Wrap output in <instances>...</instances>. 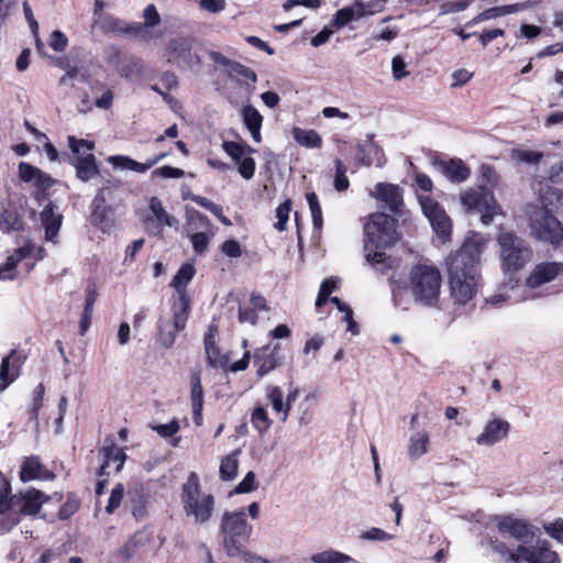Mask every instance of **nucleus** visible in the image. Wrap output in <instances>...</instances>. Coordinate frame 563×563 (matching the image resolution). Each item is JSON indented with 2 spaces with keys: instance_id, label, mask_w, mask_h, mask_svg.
<instances>
[{
  "instance_id": "6ab92c4d",
  "label": "nucleus",
  "mask_w": 563,
  "mask_h": 563,
  "mask_svg": "<svg viewBox=\"0 0 563 563\" xmlns=\"http://www.w3.org/2000/svg\"><path fill=\"white\" fill-rule=\"evenodd\" d=\"M518 551L527 563H560L559 554L550 549L547 540H537L532 548L519 545Z\"/></svg>"
},
{
  "instance_id": "f03ea898",
  "label": "nucleus",
  "mask_w": 563,
  "mask_h": 563,
  "mask_svg": "<svg viewBox=\"0 0 563 563\" xmlns=\"http://www.w3.org/2000/svg\"><path fill=\"white\" fill-rule=\"evenodd\" d=\"M195 275L194 265L186 263L181 265L177 274L172 280V286L178 294L177 300L173 303L174 321L170 323H161L158 339L163 346L170 347L175 340L178 331L185 329L189 312H190V299L186 294V287Z\"/></svg>"
},
{
  "instance_id": "a19ab883",
  "label": "nucleus",
  "mask_w": 563,
  "mask_h": 563,
  "mask_svg": "<svg viewBox=\"0 0 563 563\" xmlns=\"http://www.w3.org/2000/svg\"><path fill=\"white\" fill-rule=\"evenodd\" d=\"M266 397L272 405L273 410L280 416H285L283 389L279 386H268L266 389Z\"/></svg>"
},
{
  "instance_id": "0e129e2a",
  "label": "nucleus",
  "mask_w": 563,
  "mask_h": 563,
  "mask_svg": "<svg viewBox=\"0 0 563 563\" xmlns=\"http://www.w3.org/2000/svg\"><path fill=\"white\" fill-rule=\"evenodd\" d=\"M36 167L27 163L21 162L19 164V176L21 180L24 183H33L36 177Z\"/></svg>"
},
{
  "instance_id": "ddd939ff",
  "label": "nucleus",
  "mask_w": 563,
  "mask_h": 563,
  "mask_svg": "<svg viewBox=\"0 0 563 563\" xmlns=\"http://www.w3.org/2000/svg\"><path fill=\"white\" fill-rule=\"evenodd\" d=\"M419 202L437 235L445 241L450 236L452 228L445 210L429 196H419Z\"/></svg>"
},
{
  "instance_id": "ea45409f",
  "label": "nucleus",
  "mask_w": 563,
  "mask_h": 563,
  "mask_svg": "<svg viewBox=\"0 0 563 563\" xmlns=\"http://www.w3.org/2000/svg\"><path fill=\"white\" fill-rule=\"evenodd\" d=\"M223 151L232 158V161L238 165L244 157H246V152L251 154L253 150L250 146L232 142L224 141L222 143Z\"/></svg>"
},
{
  "instance_id": "603ef678",
  "label": "nucleus",
  "mask_w": 563,
  "mask_h": 563,
  "mask_svg": "<svg viewBox=\"0 0 563 563\" xmlns=\"http://www.w3.org/2000/svg\"><path fill=\"white\" fill-rule=\"evenodd\" d=\"M289 212H290V201L287 200L279 205L276 209V218L277 222L275 223V228L278 231H285L286 224L289 219Z\"/></svg>"
},
{
  "instance_id": "6e6552de",
  "label": "nucleus",
  "mask_w": 563,
  "mask_h": 563,
  "mask_svg": "<svg viewBox=\"0 0 563 563\" xmlns=\"http://www.w3.org/2000/svg\"><path fill=\"white\" fill-rule=\"evenodd\" d=\"M462 205L470 211L481 214L483 224L488 225L495 216L501 213L494 195L484 186L470 187L461 194Z\"/></svg>"
},
{
  "instance_id": "052dcab7",
  "label": "nucleus",
  "mask_w": 563,
  "mask_h": 563,
  "mask_svg": "<svg viewBox=\"0 0 563 563\" xmlns=\"http://www.w3.org/2000/svg\"><path fill=\"white\" fill-rule=\"evenodd\" d=\"M123 492L124 489L122 485H118L112 489L108 505L106 507L108 514H112L120 506L123 498Z\"/></svg>"
},
{
  "instance_id": "58836bf2",
  "label": "nucleus",
  "mask_w": 563,
  "mask_h": 563,
  "mask_svg": "<svg viewBox=\"0 0 563 563\" xmlns=\"http://www.w3.org/2000/svg\"><path fill=\"white\" fill-rule=\"evenodd\" d=\"M240 451H233L221 460L220 477L223 481H231L235 477L239 467Z\"/></svg>"
},
{
  "instance_id": "864d4df0",
  "label": "nucleus",
  "mask_w": 563,
  "mask_h": 563,
  "mask_svg": "<svg viewBox=\"0 0 563 563\" xmlns=\"http://www.w3.org/2000/svg\"><path fill=\"white\" fill-rule=\"evenodd\" d=\"M316 563H347L350 558L338 552H324L313 556Z\"/></svg>"
},
{
  "instance_id": "4d7b16f0",
  "label": "nucleus",
  "mask_w": 563,
  "mask_h": 563,
  "mask_svg": "<svg viewBox=\"0 0 563 563\" xmlns=\"http://www.w3.org/2000/svg\"><path fill=\"white\" fill-rule=\"evenodd\" d=\"M49 46L55 52H64L68 45V38L62 31H54L48 41Z\"/></svg>"
},
{
  "instance_id": "79ce46f5",
  "label": "nucleus",
  "mask_w": 563,
  "mask_h": 563,
  "mask_svg": "<svg viewBox=\"0 0 563 563\" xmlns=\"http://www.w3.org/2000/svg\"><path fill=\"white\" fill-rule=\"evenodd\" d=\"M228 73L229 76L235 80L244 79L245 81H251L252 84H255L257 80V76L254 70L238 62L230 64V69Z\"/></svg>"
},
{
  "instance_id": "cd10ccee",
  "label": "nucleus",
  "mask_w": 563,
  "mask_h": 563,
  "mask_svg": "<svg viewBox=\"0 0 563 563\" xmlns=\"http://www.w3.org/2000/svg\"><path fill=\"white\" fill-rule=\"evenodd\" d=\"M71 164L76 168V176L81 181H89L99 174L96 157L92 153L76 156Z\"/></svg>"
},
{
  "instance_id": "72a5a7b5",
  "label": "nucleus",
  "mask_w": 563,
  "mask_h": 563,
  "mask_svg": "<svg viewBox=\"0 0 563 563\" xmlns=\"http://www.w3.org/2000/svg\"><path fill=\"white\" fill-rule=\"evenodd\" d=\"M101 453L104 461L100 467V476L106 474V468L109 467L112 462L117 464V471L123 467L126 455L122 449H117L115 445L111 443L110 445L103 446Z\"/></svg>"
},
{
  "instance_id": "f704fd0d",
  "label": "nucleus",
  "mask_w": 563,
  "mask_h": 563,
  "mask_svg": "<svg viewBox=\"0 0 563 563\" xmlns=\"http://www.w3.org/2000/svg\"><path fill=\"white\" fill-rule=\"evenodd\" d=\"M98 292L95 287H89L87 290V298L84 308V312L81 314L80 323H79V333L80 335H85L88 331L93 313V306L97 300Z\"/></svg>"
},
{
  "instance_id": "c85d7f7f",
  "label": "nucleus",
  "mask_w": 563,
  "mask_h": 563,
  "mask_svg": "<svg viewBox=\"0 0 563 563\" xmlns=\"http://www.w3.org/2000/svg\"><path fill=\"white\" fill-rule=\"evenodd\" d=\"M115 184L111 180H107L103 186L98 190L93 201H92V212H91V222L96 225L102 224L106 218L108 217L109 208L106 205L107 195L106 191Z\"/></svg>"
},
{
  "instance_id": "1a4fd4ad",
  "label": "nucleus",
  "mask_w": 563,
  "mask_h": 563,
  "mask_svg": "<svg viewBox=\"0 0 563 563\" xmlns=\"http://www.w3.org/2000/svg\"><path fill=\"white\" fill-rule=\"evenodd\" d=\"M531 234L540 241L559 246L563 241V228L561 222L544 209L533 207L529 213Z\"/></svg>"
},
{
  "instance_id": "5fc2aeb1",
  "label": "nucleus",
  "mask_w": 563,
  "mask_h": 563,
  "mask_svg": "<svg viewBox=\"0 0 563 563\" xmlns=\"http://www.w3.org/2000/svg\"><path fill=\"white\" fill-rule=\"evenodd\" d=\"M353 20H355L354 11L351 9V7H346L336 11L332 23L335 27L340 29Z\"/></svg>"
},
{
  "instance_id": "2f4dec72",
  "label": "nucleus",
  "mask_w": 563,
  "mask_h": 563,
  "mask_svg": "<svg viewBox=\"0 0 563 563\" xmlns=\"http://www.w3.org/2000/svg\"><path fill=\"white\" fill-rule=\"evenodd\" d=\"M430 435L420 430L410 435L408 441V455L410 460H418L429 452Z\"/></svg>"
},
{
  "instance_id": "4c0bfd02",
  "label": "nucleus",
  "mask_w": 563,
  "mask_h": 563,
  "mask_svg": "<svg viewBox=\"0 0 563 563\" xmlns=\"http://www.w3.org/2000/svg\"><path fill=\"white\" fill-rule=\"evenodd\" d=\"M292 136L298 144L309 148L319 147L322 143L321 136L314 130L295 128Z\"/></svg>"
},
{
  "instance_id": "9b49d317",
  "label": "nucleus",
  "mask_w": 563,
  "mask_h": 563,
  "mask_svg": "<svg viewBox=\"0 0 563 563\" xmlns=\"http://www.w3.org/2000/svg\"><path fill=\"white\" fill-rule=\"evenodd\" d=\"M419 202L437 235L445 241L450 236L452 228L445 210L429 196H419Z\"/></svg>"
},
{
  "instance_id": "c756f323",
  "label": "nucleus",
  "mask_w": 563,
  "mask_h": 563,
  "mask_svg": "<svg viewBox=\"0 0 563 563\" xmlns=\"http://www.w3.org/2000/svg\"><path fill=\"white\" fill-rule=\"evenodd\" d=\"M40 218H41V222L45 229L46 240L53 241L60 229L62 220H63L62 214L56 213L54 210V206L49 202L42 210Z\"/></svg>"
},
{
  "instance_id": "c03bdc74",
  "label": "nucleus",
  "mask_w": 563,
  "mask_h": 563,
  "mask_svg": "<svg viewBox=\"0 0 563 563\" xmlns=\"http://www.w3.org/2000/svg\"><path fill=\"white\" fill-rule=\"evenodd\" d=\"M306 199L309 205V209L311 212L313 227L318 230L322 228V211L318 200V197L314 192H307Z\"/></svg>"
},
{
  "instance_id": "13d9d810",
  "label": "nucleus",
  "mask_w": 563,
  "mask_h": 563,
  "mask_svg": "<svg viewBox=\"0 0 563 563\" xmlns=\"http://www.w3.org/2000/svg\"><path fill=\"white\" fill-rule=\"evenodd\" d=\"M544 531L553 539L563 543V519H556L553 522L544 525Z\"/></svg>"
},
{
  "instance_id": "7ed1b4c3",
  "label": "nucleus",
  "mask_w": 563,
  "mask_h": 563,
  "mask_svg": "<svg viewBox=\"0 0 563 563\" xmlns=\"http://www.w3.org/2000/svg\"><path fill=\"white\" fill-rule=\"evenodd\" d=\"M180 499L186 518L194 525H206L212 518L216 499L213 495L201 489L196 473H190L183 484Z\"/></svg>"
},
{
  "instance_id": "5701e85b",
  "label": "nucleus",
  "mask_w": 563,
  "mask_h": 563,
  "mask_svg": "<svg viewBox=\"0 0 563 563\" xmlns=\"http://www.w3.org/2000/svg\"><path fill=\"white\" fill-rule=\"evenodd\" d=\"M169 153H159L155 157L147 159L145 163H139L129 156L113 155L108 157V163L114 168L129 169L139 174L146 173L155 164L168 156Z\"/></svg>"
},
{
  "instance_id": "473e14b6",
  "label": "nucleus",
  "mask_w": 563,
  "mask_h": 563,
  "mask_svg": "<svg viewBox=\"0 0 563 563\" xmlns=\"http://www.w3.org/2000/svg\"><path fill=\"white\" fill-rule=\"evenodd\" d=\"M441 170L446 178L454 183H461L468 178L470 169L460 159H450L441 163Z\"/></svg>"
},
{
  "instance_id": "a878e982",
  "label": "nucleus",
  "mask_w": 563,
  "mask_h": 563,
  "mask_svg": "<svg viewBox=\"0 0 563 563\" xmlns=\"http://www.w3.org/2000/svg\"><path fill=\"white\" fill-rule=\"evenodd\" d=\"M22 361L15 351L5 356L0 366V393H2L10 384H12L20 375Z\"/></svg>"
},
{
  "instance_id": "37998d69",
  "label": "nucleus",
  "mask_w": 563,
  "mask_h": 563,
  "mask_svg": "<svg viewBox=\"0 0 563 563\" xmlns=\"http://www.w3.org/2000/svg\"><path fill=\"white\" fill-rule=\"evenodd\" d=\"M146 543V537L142 532L134 533L124 544L120 554L123 555L124 560H129L139 548Z\"/></svg>"
},
{
  "instance_id": "7c9ffc66",
  "label": "nucleus",
  "mask_w": 563,
  "mask_h": 563,
  "mask_svg": "<svg viewBox=\"0 0 563 563\" xmlns=\"http://www.w3.org/2000/svg\"><path fill=\"white\" fill-rule=\"evenodd\" d=\"M539 198L542 203L540 209H544L550 213L563 208V189L544 186L539 191Z\"/></svg>"
},
{
  "instance_id": "20e7f679",
  "label": "nucleus",
  "mask_w": 563,
  "mask_h": 563,
  "mask_svg": "<svg viewBox=\"0 0 563 563\" xmlns=\"http://www.w3.org/2000/svg\"><path fill=\"white\" fill-rule=\"evenodd\" d=\"M442 278L440 272L426 264L411 267L408 275V290L416 303L424 307L437 305L441 291Z\"/></svg>"
},
{
  "instance_id": "aec40b11",
  "label": "nucleus",
  "mask_w": 563,
  "mask_h": 563,
  "mask_svg": "<svg viewBox=\"0 0 563 563\" xmlns=\"http://www.w3.org/2000/svg\"><path fill=\"white\" fill-rule=\"evenodd\" d=\"M498 529L501 533L509 534L523 543L530 542L536 537L537 530L528 522L512 517H503L498 521Z\"/></svg>"
},
{
  "instance_id": "f257e3e1",
  "label": "nucleus",
  "mask_w": 563,
  "mask_h": 563,
  "mask_svg": "<svg viewBox=\"0 0 563 563\" xmlns=\"http://www.w3.org/2000/svg\"><path fill=\"white\" fill-rule=\"evenodd\" d=\"M486 243L484 235L472 232L461 249L448 258L450 291L457 303H467L477 291L478 266Z\"/></svg>"
},
{
  "instance_id": "9d476101",
  "label": "nucleus",
  "mask_w": 563,
  "mask_h": 563,
  "mask_svg": "<svg viewBox=\"0 0 563 563\" xmlns=\"http://www.w3.org/2000/svg\"><path fill=\"white\" fill-rule=\"evenodd\" d=\"M419 202L437 235L445 241L450 236L452 228L445 210L429 196H419Z\"/></svg>"
},
{
  "instance_id": "dca6fc26",
  "label": "nucleus",
  "mask_w": 563,
  "mask_h": 563,
  "mask_svg": "<svg viewBox=\"0 0 563 563\" xmlns=\"http://www.w3.org/2000/svg\"><path fill=\"white\" fill-rule=\"evenodd\" d=\"M46 500H48V496L36 489H29L24 493L13 495V504H16V509L11 526L13 527L19 523V514L36 516Z\"/></svg>"
},
{
  "instance_id": "412c9836",
  "label": "nucleus",
  "mask_w": 563,
  "mask_h": 563,
  "mask_svg": "<svg viewBox=\"0 0 563 563\" xmlns=\"http://www.w3.org/2000/svg\"><path fill=\"white\" fill-rule=\"evenodd\" d=\"M279 350V344H275L274 346L265 345L254 352V366L258 377L267 375L280 365Z\"/></svg>"
},
{
  "instance_id": "39448f33",
  "label": "nucleus",
  "mask_w": 563,
  "mask_h": 563,
  "mask_svg": "<svg viewBox=\"0 0 563 563\" xmlns=\"http://www.w3.org/2000/svg\"><path fill=\"white\" fill-rule=\"evenodd\" d=\"M223 550L230 558L238 556L242 547L250 540L253 527L246 520L243 510L225 511L221 518Z\"/></svg>"
},
{
  "instance_id": "393cba45",
  "label": "nucleus",
  "mask_w": 563,
  "mask_h": 563,
  "mask_svg": "<svg viewBox=\"0 0 563 563\" xmlns=\"http://www.w3.org/2000/svg\"><path fill=\"white\" fill-rule=\"evenodd\" d=\"M34 250V245L26 242L24 245L14 250V252L8 256L7 262L0 266V280H11L16 276L18 264L31 255Z\"/></svg>"
},
{
  "instance_id": "8fccbe9b",
  "label": "nucleus",
  "mask_w": 563,
  "mask_h": 563,
  "mask_svg": "<svg viewBox=\"0 0 563 563\" xmlns=\"http://www.w3.org/2000/svg\"><path fill=\"white\" fill-rule=\"evenodd\" d=\"M68 145L69 148L76 156H80L82 154L91 153L95 148V143L88 140H78L75 136H68Z\"/></svg>"
},
{
  "instance_id": "338daca9",
  "label": "nucleus",
  "mask_w": 563,
  "mask_h": 563,
  "mask_svg": "<svg viewBox=\"0 0 563 563\" xmlns=\"http://www.w3.org/2000/svg\"><path fill=\"white\" fill-rule=\"evenodd\" d=\"M241 562L243 563H271L268 560L264 559L263 556L253 553L249 551L245 545L242 547L241 553L238 554V556Z\"/></svg>"
},
{
  "instance_id": "6e6d98bb",
  "label": "nucleus",
  "mask_w": 563,
  "mask_h": 563,
  "mask_svg": "<svg viewBox=\"0 0 563 563\" xmlns=\"http://www.w3.org/2000/svg\"><path fill=\"white\" fill-rule=\"evenodd\" d=\"M479 174L482 181L487 186H496L499 181V176L496 173L495 168L490 165L483 164L479 167Z\"/></svg>"
},
{
  "instance_id": "f8f14e48",
  "label": "nucleus",
  "mask_w": 563,
  "mask_h": 563,
  "mask_svg": "<svg viewBox=\"0 0 563 563\" xmlns=\"http://www.w3.org/2000/svg\"><path fill=\"white\" fill-rule=\"evenodd\" d=\"M419 202L437 235L445 241L450 236L452 228L445 210L429 196H419Z\"/></svg>"
},
{
  "instance_id": "a18cd8bd",
  "label": "nucleus",
  "mask_w": 563,
  "mask_h": 563,
  "mask_svg": "<svg viewBox=\"0 0 563 563\" xmlns=\"http://www.w3.org/2000/svg\"><path fill=\"white\" fill-rule=\"evenodd\" d=\"M0 228L3 231L20 230L22 225L18 213L14 210L0 212Z\"/></svg>"
},
{
  "instance_id": "b1692460",
  "label": "nucleus",
  "mask_w": 563,
  "mask_h": 563,
  "mask_svg": "<svg viewBox=\"0 0 563 563\" xmlns=\"http://www.w3.org/2000/svg\"><path fill=\"white\" fill-rule=\"evenodd\" d=\"M240 117L243 121L244 126L249 131L252 140L255 143H261V130L264 118L260 113V111L251 103H246L240 109Z\"/></svg>"
},
{
  "instance_id": "e2e57ef3",
  "label": "nucleus",
  "mask_w": 563,
  "mask_h": 563,
  "mask_svg": "<svg viewBox=\"0 0 563 563\" xmlns=\"http://www.w3.org/2000/svg\"><path fill=\"white\" fill-rule=\"evenodd\" d=\"M153 430H155L163 438H170L178 432L179 424L177 420H173L166 424L154 426Z\"/></svg>"
},
{
  "instance_id": "f3484780",
  "label": "nucleus",
  "mask_w": 563,
  "mask_h": 563,
  "mask_svg": "<svg viewBox=\"0 0 563 563\" xmlns=\"http://www.w3.org/2000/svg\"><path fill=\"white\" fill-rule=\"evenodd\" d=\"M563 273V263L542 262L537 264L526 278V285L530 288H538L550 283Z\"/></svg>"
},
{
  "instance_id": "bb28decb",
  "label": "nucleus",
  "mask_w": 563,
  "mask_h": 563,
  "mask_svg": "<svg viewBox=\"0 0 563 563\" xmlns=\"http://www.w3.org/2000/svg\"><path fill=\"white\" fill-rule=\"evenodd\" d=\"M54 475L48 472L38 461L37 457H26L23 462L20 478L23 483L33 479H53Z\"/></svg>"
},
{
  "instance_id": "2eb2a0df",
  "label": "nucleus",
  "mask_w": 563,
  "mask_h": 563,
  "mask_svg": "<svg viewBox=\"0 0 563 563\" xmlns=\"http://www.w3.org/2000/svg\"><path fill=\"white\" fill-rule=\"evenodd\" d=\"M173 217H170L159 198L152 197L150 199L148 211L143 218V228L150 235H159L164 227L173 225Z\"/></svg>"
},
{
  "instance_id": "de8ad7c7",
  "label": "nucleus",
  "mask_w": 563,
  "mask_h": 563,
  "mask_svg": "<svg viewBox=\"0 0 563 563\" xmlns=\"http://www.w3.org/2000/svg\"><path fill=\"white\" fill-rule=\"evenodd\" d=\"M351 9L354 11L355 20H358L366 15H372L376 12H379L383 9V4L380 2L375 4H366L356 0L353 5H351Z\"/></svg>"
},
{
  "instance_id": "e433bc0d",
  "label": "nucleus",
  "mask_w": 563,
  "mask_h": 563,
  "mask_svg": "<svg viewBox=\"0 0 563 563\" xmlns=\"http://www.w3.org/2000/svg\"><path fill=\"white\" fill-rule=\"evenodd\" d=\"M251 423L260 434H264L272 427L273 420L269 418L266 408L258 405L251 412Z\"/></svg>"
},
{
  "instance_id": "c9c22d12",
  "label": "nucleus",
  "mask_w": 563,
  "mask_h": 563,
  "mask_svg": "<svg viewBox=\"0 0 563 563\" xmlns=\"http://www.w3.org/2000/svg\"><path fill=\"white\" fill-rule=\"evenodd\" d=\"M191 407L192 412L196 419V422L199 424V420L201 419V410L203 405V390L201 387L200 377L198 375L191 376Z\"/></svg>"
},
{
  "instance_id": "4be33fe9",
  "label": "nucleus",
  "mask_w": 563,
  "mask_h": 563,
  "mask_svg": "<svg viewBox=\"0 0 563 563\" xmlns=\"http://www.w3.org/2000/svg\"><path fill=\"white\" fill-rule=\"evenodd\" d=\"M372 196L385 203L391 212H400V208L402 207V194L397 185L378 183Z\"/></svg>"
},
{
  "instance_id": "49530a36",
  "label": "nucleus",
  "mask_w": 563,
  "mask_h": 563,
  "mask_svg": "<svg viewBox=\"0 0 563 563\" xmlns=\"http://www.w3.org/2000/svg\"><path fill=\"white\" fill-rule=\"evenodd\" d=\"M511 156L514 159L518 162L530 165H538L542 161L544 154L542 152L537 151L515 150Z\"/></svg>"
},
{
  "instance_id": "4468645a",
  "label": "nucleus",
  "mask_w": 563,
  "mask_h": 563,
  "mask_svg": "<svg viewBox=\"0 0 563 563\" xmlns=\"http://www.w3.org/2000/svg\"><path fill=\"white\" fill-rule=\"evenodd\" d=\"M194 41L188 37L173 38L166 48V56L169 63L195 69L200 66L199 56L192 52Z\"/></svg>"
},
{
  "instance_id": "0eeeda50",
  "label": "nucleus",
  "mask_w": 563,
  "mask_h": 563,
  "mask_svg": "<svg viewBox=\"0 0 563 563\" xmlns=\"http://www.w3.org/2000/svg\"><path fill=\"white\" fill-rule=\"evenodd\" d=\"M396 227V219L386 213L375 212L371 214L364 224L365 249L368 251L369 245L375 249L394 245L399 239Z\"/></svg>"
},
{
  "instance_id": "a211bd4d",
  "label": "nucleus",
  "mask_w": 563,
  "mask_h": 563,
  "mask_svg": "<svg viewBox=\"0 0 563 563\" xmlns=\"http://www.w3.org/2000/svg\"><path fill=\"white\" fill-rule=\"evenodd\" d=\"M510 429L508 421L501 418L490 419L483 431L476 437L475 442L479 446H493L507 438Z\"/></svg>"
},
{
  "instance_id": "423d86ee",
  "label": "nucleus",
  "mask_w": 563,
  "mask_h": 563,
  "mask_svg": "<svg viewBox=\"0 0 563 563\" xmlns=\"http://www.w3.org/2000/svg\"><path fill=\"white\" fill-rule=\"evenodd\" d=\"M499 257L505 273H517L532 258V250L521 238L508 231L499 232Z\"/></svg>"
},
{
  "instance_id": "69168bd1",
  "label": "nucleus",
  "mask_w": 563,
  "mask_h": 563,
  "mask_svg": "<svg viewBox=\"0 0 563 563\" xmlns=\"http://www.w3.org/2000/svg\"><path fill=\"white\" fill-rule=\"evenodd\" d=\"M407 64L400 56H395L391 60L393 77L395 80H400L408 76L406 71Z\"/></svg>"
},
{
  "instance_id": "774afa93",
  "label": "nucleus",
  "mask_w": 563,
  "mask_h": 563,
  "mask_svg": "<svg viewBox=\"0 0 563 563\" xmlns=\"http://www.w3.org/2000/svg\"><path fill=\"white\" fill-rule=\"evenodd\" d=\"M547 175L552 181L563 183V159L553 163L549 167Z\"/></svg>"
},
{
  "instance_id": "3c124183",
  "label": "nucleus",
  "mask_w": 563,
  "mask_h": 563,
  "mask_svg": "<svg viewBox=\"0 0 563 563\" xmlns=\"http://www.w3.org/2000/svg\"><path fill=\"white\" fill-rule=\"evenodd\" d=\"M395 538L394 534L386 532L385 530L380 528H369L366 531L362 532L361 539L367 540V541H389Z\"/></svg>"
},
{
  "instance_id": "680f3d73",
  "label": "nucleus",
  "mask_w": 563,
  "mask_h": 563,
  "mask_svg": "<svg viewBox=\"0 0 563 563\" xmlns=\"http://www.w3.org/2000/svg\"><path fill=\"white\" fill-rule=\"evenodd\" d=\"M190 241L192 243V247H194L195 252L201 254L208 247L209 236L203 232L194 233L190 236Z\"/></svg>"
},
{
  "instance_id": "09e8293b",
  "label": "nucleus",
  "mask_w": 563,
  "mask_h": 563,
  "mask_svg": "<svg viewBox=\"0 0 563 563\" xmlns=\"http://www.w3.org/2000/svg\"><path fill=\"white\" fill-rule=\"evenodd\" d=\"M347 168L342 161H335V176H334V188L338 191H344L349 188L350 181L346 176Z\"/></svg>"
},
{
  "instance_id": "bf43d9fd",
  "label": "nucleus",
  "mask_w": 563,
  "mask_h": 563,
  "mask_svg": "<svg viewBox=\"0 0 563 563\" xmlns=\"http://www.w3.org/2000/svg\"><path fill=\"white\" fill-rule=\"evenodd\" d=\"M238 169L240 175L249 180L255 174V161L251 156H246L238 164Z\"/></svg>"
}]
</instances>
